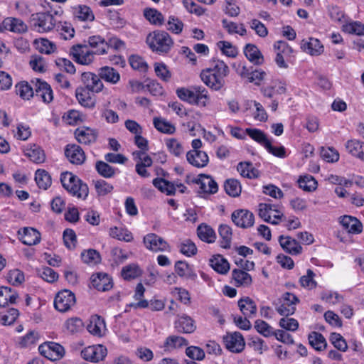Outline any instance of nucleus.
<instances>
[{"mask_svg":"<svg viewBox=\"0 0 364 364\" xmlns=\"http://www.w3.org/2000/svg\"><path fill=\"white\" fill-rule=\"evenodd\" d=\"M229 73L228 66L221 60L213 59L210 67L200 73L201 80L210 89L220 90L225 85V77Z\"/></svg>","mask_w":364,"mask_h":364,"instance_id":"obj_1","label":"nucleus"},{"mask_svg":"<svg viewBox=\"0 0 364 364\" xmlns=\"http://www.w3.org/2000/svg\"><path fill=\"white\" fill-rule=\"evenodd\" d=\"M63 187L73 196L85 200L89 193L87 185L77 176L70 172H64L60 175Z\"/></svg>","mask_w":364,"mask_h":364,"instance_id":"obj_2","label":"nucleus"},{"mask_svg":"<svg viewBox=\"0 0 364 364\" xmlns=\"http://www.w3.org/2000/svg\"><path fill=\"white\" fill-rule=\"evenodd\" d=\"M146 41L153 52L160 55L168 53L173 46V39L167 32L164 31L150 33Z\"/></svg>","mask_w":364,"mask_h":364,"instance_id":"obj_3","label":"nucleus"},{"mask_svg":"<svg viewBox=\"0 0 364 364\" xmlns=\"http://www.w3.org/2000/svg\"><path fill=\"white\" fill-rule=\"evenodd\" d=\"M56 19L50 12H39L31 16V27L38 33H47L52 31L56 25Z\"/></svg>","mask_w":364,"mask_h":364,"instance_id":"obj_4","label":"nucleus"},{"mask_svg":"<svg viewBox=\"0 0 364 364\" xmlns=\"http://www.w3.org/2000/svg\"><path fill=\"white\" fill-rule=\"evenodd\" d=\"M299 298L292 293H284L277 301L273 302L277 313L283 316H289L294 314L296 306L299 303Z\"/></svg>","mask_w":364,"mask_h":364,"instance_id":"obj_5","label":"nucleus"},{"mask_svg":"<svg viewBox=\"0 0 364 364\" xmlns=\"http://www.w3.org/2000/svg\"><path fill=\"white\" fill-rule=\"evenodd\" d=\"M274 50L276 53L275 63L280 68H287V62L294 58L293 48L285 41H278L274 43Z\"/></svg>","mask_w":364,"mask_h":364,"instance_id":"obj_6","label":"nucleus"},{"mask_svg":"<svg viewBox=\"0 0 364 364\" xmlns=\"http://www.w3.org/2000/svg\"><path fill=\"white\" fill-rule=\"evenodd\" d=\"M70 53L78 64L89 65L95 60V54L86 44H76L70 48Z\"/></svg>","mask_w":364,"mask_h":364,"instance_id":"obj_7","label":"nucleus"},{"mask_svg":"<svg viewBox=\"0 0 364 364\" xmlns=\"http://www.w3.org/2000/svg\"><path fill=\"white\" fill-rule=\"evenodd\" d=\"M75 294L68 289L59 291L54 299V306L60 312H67L75 304Z\"/></svg>","mask_w":364,"mask_h":364,"instance_id":"obj_8","label":"nucleus"},{"mask_svg":"<svg viewBox=\"0 0 364 364\" xmlns=\"http://www.w3.org/2000/svg\"><path fill=\"white\" fill-rule=\"evenodd\" d=\"M38 350L45 358L51 360H59L65 353L64 348L54 342H46L40 345Z\"/></svg>","mask_w":364,"mask_h":364,"instance_id":"obj_9","label":"nucleus"},{"mask_svg":"<svg viewBox=\"0 0 364 364\" xmlns=\"http://www.w3.org/2000/svg\"><path fill=\"white\" fill-rule=\"evenodd\" d=\"M234 224L241 228H248L253 226L255 216L253 213L246 209L235 210L231 215Z\"/></svg>","mask_w":364,"mask_h":364,"instance_id":"obj_10","label":"nucleus"},{"mask_svg":"<svg viewBox=\"0 0 364 364\" xmlns=\"http://www.w3.org/2000/svg\"><path fill=\"white\" fill-rule=\"evenodd\" d=\"M145 247L153 252L170 251L168 242L161 237L154 233L147 234L144 237Z\"/></svg>","mask_w":364,"mask_h":364,"instance_id":"obj_11","label":"nucleus"},{"mask_svg":"<svg viewBox=\"0 0 364 364\" xmlns=\"http://www.w3.org/2000/svg\"><path fill=\"white\" fill-rule=\"evenodd\" d=\"M107 354V350L102 345L90 346L81 351L83 359L94 363L102 360Z\"/></svg>","mask_w":364,"mask_h":364,"instance_id":"obj_12","label":"nucleus"},{"mask_svg":"<svg viewBox=\"0 0 364 364\" xmlns=\"http://www.w3.org/2000/svg\"><path fill=\"white\" fill-rule=\"evenodd\" d=\"M65 155L68 161L75 165L82 164L86 159L82 149L77 144H68L65 148Z\"/></svg>","mask_w":364,"mask_h":364,"instance_id":"obj_13","label":"nucleus"},{"mask_svg":"<svg viewBox=\"0 0 364 364\" xmlns=\"http://www.w3.org/2000/svg\"><path fill=\"white\" fill-rule=\"evenodd\" d=\"M16 91H52L50 85L46 82L36 78L28 83L26 81H21L15 86Z\"/></svg>","mask_w":364,"mask_h":364,"instance_id":"obj_14","label":"nucleus"},{"mask_svg":"<svg viewBox=\"0 0 364 364\" xmlns=\"http://www.w3.org/2000/svg\"><path fill=\"white\" fill-rule=\"evenodd\" d=\"M92 286L98 291H106L113 287L112 278L104 272H98L91 276Z\"/></svg>","mask_w":364,"mask_h":364,"instance_id":"obj_15","label":"nucleus"},{"mask_svg":"<svg viewBox=\"0 0 364 364\" xmlns=\"http://www.w3.org/2000/svg\"><path fill=\"white\" fill-rule=\"evenodd\" d=\"M223 339L226 348L232 353H240L244 349L245 341L239 332L228 334Z\"/></svg>","mask_w":364,"mask_h":364,"instance_id":"obj_16","label":"nucleus"},{"mask_svg":"<svg viewBox=\"0 0 364 364\" xmlns=\"http://www.w3.org/2000/svg\"><path fill=\"white\" fill-rule=\"evenodd\" d=\"M19 240L25 245L31 246L41 241V233L35 228L26 227L18 231Z\"/></svg>","mask_w":364,"mask_h":364,"instance_id":"obj_17","label":"nucleus"},{"mask_svg":"<svg viewBox=\"0 0 364 364\" xmlns=\"http://www.w3.org/2000/svg\"><path fill=\"white\" fill-rule=\"evenodd\" d=\"M81 80L87 91H102L104 87L99 74L96 75L90 72L83 73Z\"/></svg>","mask_w":364,"mask_h":364,"instance_id":"obj_18","label":"nucleus"},{"mask_svg":"<svg viewBox=\"0 0 364 364\" xmlns=\"http://www.w3.org/2000/svg\"><path fill=\"white\" fill-rule=\"evenodd\" d=\"M87 46L92 48L95 55H105L109 50L108 43L100 35L89 36L87 38Z\"/></svg>","mask_w":364,"mask_h":364,"instance_id":"obj_19","label":"nucleus"},{"mask_svg":"<svg viewBox=\"0 0 364 364\" xmlns=\"http://www.w3.org/2000/svg\"><path fill=\"white\" fill-rule=\"evenodd\" d=\"M279 242L282 249L290 255H298L302 252V247L299 242L291 237L280 235Z\"/></svg>","mask_w":364,"mask_h":364,"instance_id":"obj_20","label":"nucleus"},{"mask_svg":"<svg viewBox=\"0 0 364 364\" xmlns=\"http://www.w3.org/2000/svg\"><path fill=\"white\" fill-rule=\"evenodd\" d=\"M74 134L77 141L82 144L94 143L97 137V132L95 129L86 127L76 129Z\"/></svg>","mask_w":364,"mask_h":364,"instance_id":"obj_21","label":"nucleus"},{"mask_svg":"<svg viewBox=\"0 0 364 364\" xmlns=\"http://www.w3.org/2000/svg\"><path fill=\"white\" fill-rule=\"evenodd\" d=\"M189 164L197 168H203L208 165L209 158L205 151L200 150H191L186 154Z\"/></svg>","mask_w":364,"mask_h":364,"instance_id":"obj_22","label":"nucleus"},{"mask_svg":"<svg viewBox=\"0 0 364 364\" xmlns=\"http://www.w3.org/2000/svg\"><path fill=\"white\" fill-rule=\"evenodd\" d=\"M175 328L179 333H191L196 329V325L191 316L183 314L175 321Z\"/></svg>","mask_w":364,"mask_h":364,"instance_id":"obj_23","label":"nucleus"},{"mask_svg":"<svg viewBox=\"0 0 364 364\" xmlns=\"http://www.w3.org/2000/svg\"><path fill=\"white\" fill-rule=\"evenodd\" d=\"M301 48L303 51L311 55H319L323 52V46L321 41L315 38L302 40Z\"/></svg>","mask_w":364,"mask_h":364,"instance_id":"obj_24","label":"nucleus"},{"mask_svg":"<svg viewBox=\"0 0 364 364\" xmlns=\"http://www.w3.org/2000/svg\"><path fill=\"white\" fill-rule=\"evenodd\" d=\"M194 182L200 186V189L203 193H215L218 190L217 183L208 175L200 174Z\"/></svg>","mask_w":364,"mask_h":364,"instance_id":"obj_25","label":"nucleus"},{"mask_svg":"<svg viewBox=\"0 0 364 364\" xmlns=\"http://www.w3.org/2000/svg\"><path fill=\"white\" fill-rule=\"evenodd\" d=\"M178 97L183 101L191 105L205 106L208 99L206 95L203 92H177Z\"/></svg>","mask_w":364,"mask_h":364,"instance_id":"obj_26","label":"nucleus"},{"mask_svg":"<svg viewBox=\"0 0 364 364\" xmlns=\"http://www.w3.org/2000/svg\"><path fill=\"white\" fill-rule=\"evenodd\" d=\"M4 30L22 33L27 31L26 24L20 18L9 17L3 21Z\"/></svg>","mask_w":364,"mask_h":364,"instance_id":"obj_27","label":"nucleus"},{"mask_svg":"<svg viewBox=\"0 0 364 364\" xmlns=\"http://www.w3.org/2000/svg\"><path fill=\"white\" fill-rule=\"evenodd\" d=\"M340 223L345 230L350 233L359 234L362 232L363 225L361 222L355 217L344 215L341 217Z\"/></svg>","mask_w":364,"mask_h":364,"instance_id":"obj_28","label":"nucleus"},{"mask_svg":"<svg viewBox=\"0 0 364 364\" xmlns=\"http://www.w3.org/2000/svg\"><path fill=\"white\" fill-rule=\"evenodd\" d=\"M131 87L133 91H158L160 88L159 85L154 80L146 79L142 82L139 80L129 81Z\"/></svg>","mask_w":364,"mask_h":364,"instance_id":"obj_29","label":"nucleus"},{"mask_svg":"<svg viewBox=\"0 0 364 364\" xmlns=\"http://www.w3.org/2000/svg\"><path fill=\"white\" fill-rule=\"evenodd\" d=\"M209 263L210 267L219 274H225L230 270L229 262L220 255L213 256L210 259Z\"/></svg>","mask_w":364,"mask_h":364,"instance_id":"obj_30","label":"nucleus"},{"mask_svg":"<svg viewBox=\"0 0 364 364\" xmlns=\"http://www.w3.org/2000/svg\"><path fill=\"white\" fill-rule=\"evenodd\" d=\"M197 235L202 241L207 243H213L217 237L215 230L205 223H201L198 226Z\"/></svg>","mask_w":364,"mask_h":364,"instance_id":"obj_31","label":"nucleus"},{"mask_svg":"<svg viewBox=\"0 0 364 364\" xmlns=\"http://www.w3.org/2000/svg\"><path fill=\"white\" fill-rule=\"evenodd\" d=\"M73 14L76 19L81 21H92L95 16L91 9L85 5L73 7Z\"/></svg>","mask_w":364,"mask_h":364,"instance_id":"obj_32","label":"nucleus"},{"mask_svg":"<svg viewBox=\"0 0 364 364\" xmlns=\"http://www.w3.org/2000/svg\"><path fill=\"white\" fill-rule=\"evenodd\" d=\"M244 53L246 58L255 65H262L264 62V58L259 48L253 44H247Z\"/></svg>","mask_w":364,"mask_h":364,"instance_id":"obj_33","label":"nucleus"},{"mask_svg":"<svg viewBox=\"0 0 364 364\" xmlns=\"http://www.w3.org/2000/svg\"><path fill=\"white\" fill-rule=\"evenodd\" d=\"M346 148L352 156L364 160V142L356 139H350L347 141Z\"/></svg>","mask_w":364,"mask_h":364,"instance_id":"obj_34","label":"nucleus"},{"mask_svg":"<svg viewBox=\"0 0 364 364\" xmlns=\"http://www.w3.org/2000/svg\"><path fill=\"white\" fill-rule=\"evenodd\" d=\"M98 73L101 80H103L110 84H116L120 80L119 73L112 67H102L99 70Z\"/></svg>","mask_w":364,"mask_h":364,"instance_id":"obj_35","label":"nucleus"},{"mask_svg":"<svg viewBox=\"0 0 364 364\" xmlns=\"http://www.w3.org/2000/svg\"><path fill=\"white\" fill-rule=\"evenodd\" d=\"M95 169L101 176L105 178H112L119 172L117 168L110 166L106 161H97L95 164Z\"/></svg>","mask_w":364,"mask_h":364,"instance_id":"obj_36","label":"nucleus"},{"mask_svg":"<svg viewBox=\"0 0 364 364\" xmlns=\"http://www.w3.org/2000/svg\"><path fill=\"white\" fill-rule=\"evenodd\" d=\"M232 278L235 281V285L236 287H248L252 284V277L247 272L235 269L232 272Z\"/></svg>","mask_w":364,"mask_h":364,"instance_id":"obj_37","label":"nucleus"},{"mask_svg":"<svg viewBox=\"0 0 364 364\" xmlns=\"http://www.w3.org/2000/svg\"><path fill=\"white\" fill-rule=\"evenodd\" d=\"M188 341L182 337L178 336H169L166 338L164 343V348L166 351H171L176 348H182L183 346H188Z\"/></svg>","mask_w":364,"mask_h":364,"instance_id":"obj_38","label":"nucleus"},{"mask_svg":"<svg viewBox=\"0 0 364 364\" xmlns=\"http://www.w3.org/2000/svg\"><path fill=\"white\" fill-rule=\"evenodd\" d=\"M25 155L36 164L44 162L46 155L44 151L38 145L32 144L25 150Z\"/></svg>","mask_w":364,"mask_h":364,"instance_id":"obj_39","label":"nucleus"},{"mask_svg":"<svg viewBox=\"0 0 364 364\" xmlns=\"http://www.w3.org/2000/svg\"><path fill=\"white\" fill-rule=\"evenodd\" d=\"M218 233L220 237V247L224 249L230 248L232 231V228L225 224H222L218 228Z\"/></svg>","mask_w":364,"mask_h":364,"instance_id":"obj_40","label":"nucleus"},{"mask_svg":"<svg viewBox=\"0 0 364 364\" xmlns=\"http://www.w3.org/2000/svg\"><path fill=\"white\" fill-rule=\"evenodd\" d=\"M35 181L39 188L47 190L52 183L51 176L44 169H38L35 173Z\"/></svg>","mask_w":364,"mask_h":364,"instance_id":"obj_41","label":"nucleus"},{"mask_svg":"<svg viewBox=\"0 0 364 364\" xmlns=\"http://www.w3.org/2000/svg\"><path fill=\"white\" fill-rule=\"evenodd\" d=\"M237 169L240 175L245 178H256L259 176V171L250 162H240Z\"/></svg>","mask_w":364,"mask_h":364,"instance_id":"obj_42","label":"nucleus"},{"mask_svg":"<svg viewBox=\"0 0 364 364\" xmlns=\"http://www.w3.org/2000/svg\"><path fill=\"white\" fill-rule=\"evenodd\" d=\"M238 306L245 316H251L257 312V306L250 297L240 299L238 301Z\"/></svg>","mask_w":364,"mask_h":364,"instance_id":"obj_43","label":"nucleus"},{"mask_svg":"<svg viewBox=\"0 0 364 364\" xmlns=\"http://www.w3.org/2000/svg\"><path fill=\"white\" fill-rule=\"evenodd\" d=\"M175 272L181 277H186L196 280L197 275L194 273L188 264L184 261H177L175 264Z\"/></svg>","mask_w":364,"mask_h":364,"instance_id":"obj_44","label":"nucleus"},{"mask_svg":"<svg viewBox=\"0 0 364 364\" xmlns=\"http://www.w3.org/2000/svg\"><path fill=\"white\" fill-rule=\"evenodd\" d=\"M308 339L309 344L318 351H321L326 348V341L320 333L312 331L309 333Z\"/></svg>","mask_w":364,"mask_h":364,"instance_id":"obj_45","label":"nucleus"},{"mask_svg":"<svg viewBox=\"0 0 364 364\" xmlns=\"http://www.w3.org/2000/svg\"><path fill=\"white\" fill-rule=\"evenodd\" d=\"M153 185L163 193L168 196L174 195L176 188L174 184L161 178H156L153 180Z\"/></svg>","mask_w":364,"mask_h":364,"instance_id":"obj_46","label":"nucleus"},{"mask_svg":"<svg viewBox=\"0 0 364 364\" xmlns=\"http://www.w3.org/2000/svg\"><path fill=\"white\" fill-rule=\"evenodd\" d=\"M297 182L299 188L304 191L311 192L315 191L317 188V181L311 175L300 176Z\"/></svg>","mask_w":364,"mask_h":364,"instance_id":"obj_47","label":"nucleus"},{"mask_svg":"<svg viewBox=\"0 0 364 364\" xmlns=\"http://www.w3.org/2000/svg\"><path fill=\"white\" fill-rule=\"evenodd\" d=\"M79 103L87 108H92L95 105L96 98L94 92H75Z\"/></svg>","mask_w":364,"mask_h":364,"instance_id":"obj_48","label":"nucleus"},{"mask_svg":"<svg viewBox=\"0 0 364 364\" xmlns=\"http://www.w3.org/2000/svg\"><path fill=\"white\" fill-rule=\"evenodd\" d=\"M224 188L226 193L232 197L239 196L242 190L239 181L233 178L227 179L225 181Z\"/></svg>","mask_w":364,"mask_h":364,"instance_id":"obj_49","label":"nucleus"},{"mask_svg":"<svg viewBox=\"0 0 364 364\" xmlns=\"http://www.w3.org/2000/svg\"><path fill=\"white\" fill-rule=\"evenodd\" d=\"M154 125L161 133L171 134L176 131V128L172 124L160 117L154 119Z\"/></svg>","mask_w":364,"mask_h":364,"instance_id":"obj_50","label":"nucleus"},{"mask_svg":"<svg viewBox=\"0 0 364 364\" xmlns=\"http://www.w3.org/2000/svg\"><path fill=\"white\" fill-rule=\"evenodd\" d=\"M145 18L151 23L156 26H161L164 22V18L161 13L154 9L144 10Z\"/></svg>","mask_w":364,"mask_h":364,"instance_id":"obj_51","label":"nucleus"},{"mask_svg":"<svg viewBox=\"0 0 364 364\" xmlns=\"http://www.w3.org/2000/svg\"><path fill=\"white\" fill-rule=\"evenodd\" d=\"M109 235L113 238L125 242H130L133 240V236L131 232L117 227L110 228Z\"/></svg>","mask_w":364,"mask_h":364,"instance_id":"obj_52","label":"nucleus"},{"mask_svg":"<svg viewBox=\"0 0 364 364\" xmlns=\"http://www.w3.org/2000/svg\"><path fill=\"white\" fill-rule=\"evenodd\" d=\"M245 133L253 140L258 142L263 146H266V143H267L269 139L267 138L266 134L260 129H251L247 128L245 129Z\"/></svg>","mask_w":364,"mask_h":364,"instance_id":"obj_53","label":"nucleus"},{"mask_svg":"<svg viewBox=\"0 0 364 364\" xmlns=\"http://www.w3.org/2000/svg\"><path fill=\"white\" fill-rule=\"evenodd\" d=\"M121 273L125 280H130L139 277L141 274V270L138 265L132 264L124 267Z\"/></svg>","mask_w":364,"mask_h":364,"instance_id":"obj_54","label":"nucleus"},{"mask_svg":"<svg viewBox=\"0 0 364 364\" xmlns=\"http://www.w3.org/2000/svg\"><path fill=\"white\" fill-rule=\"evenodd\" d=\"M81 258L83 262L92 264H97L101 260L100 253L93 249L83 251L81 253Z\"/></svg>","mask_w":364,"mask_h":364,"instance_id":"obj_55","label":"nucleus"},{"mask_svg":"<svg viewBox=\"0 0 364 364\" xmlns=\"http://www.w3.org/2000/svg\"><path fill=\"white\" fill-rule=\"evenodd\" d=\"M95 188L98 196H105L112 192L114 187L103 179L94 181Z\"/></svg>","mask_w":364,"mask_h":364,"instance_id":"obj_56","label":"nucleus"},{"mask_svg":"<svg viewBox=\"0 0 364 364\" xmlns=\"http://www.w3.org/2000/svg\"><path fill=\"white\" fill-rule=\"evenodd\" d=\"M35 44L38 50L41 53L50 54L53 53L56 48L55 44L45 38L36 40Z\"/></svg>","mask_w":364,"mask_h":364,"instance_id":"obj_57","label":"nucleus"},{"mask_svg":"<svg viewBox=\"0 0 364 364\" xmlns=\"http://www.w3.org/2000/svg\"><path fill=\"white\" fill-rule=\"evenodd\" d=\"M217 46L222 51L223 54L228 57L235 58L238 53L237 48L231 43L225 41H220L217 43Z\"/></svg>","mask_w":364,"mask_h":364,"instance_id":"obj_58","label":"nucleus"},{"mask_svg":"<svg viewBox=\"0 0 364 364\" xmlns=\"http://www.w3.org/2000/svg\"><path fill=\"white\" fill-rule=\"evenodd\" d=\"M104 321L103 320H101L100 316H93L90 321V323L87 326V329L91 334L101 336V327Z\"/></svg>","mask_w":364,"mask_h":364,"instance_id":"obj_59","label":"nucleus"},{"mask_svg":"<svg viewBox=\"0 0 364 364\" xmlns=\"http://www.w3.org/2000/svg\"><path fill=\"white\" fill-rule=\"evenodd\" d=\"M330 341L333 346L340 351L346 352L348 349V345L345 338L338 333H331L329 338Z\"/></svg>","mask_w":364,"mask_h":364,"instance_id":"obj_60","label":"nucleus"},{"mask_svg":"<svg viewBox=\"0 0 364 364\" xmlns=\"http://www.w3.org/2000/svg\"><path fill=\"white\" fill-rule=\"evenodd\" d=\"M129 64L134 70L140 72H146L148 69V64L144 59L137 55H132L129 58Z\"/></svg>","mask_w":364,"mask_h":364,"instance_id":"obj_61","label":"nucleus"},{"mask_svg":"<svg viewBox=\"0 0 364 364\" xmlns=\"http://www.w3.org/2000/svg\"><path fill=\"white\" fill-rule=\"evenodd\" d=\"M65 326L70 333H75L83 329L84 323L80 318L73 317L65 321Z\"/></svg>","mask_w":364,"mask_h":364,"instance_id":"obj_62","label":"nucleus"},{"mask_svg":"<svg viewBox=\"0 0 364 364\" xmlns=\"http://www.w3.org/2000/svg\"><path fill=\"white\" fill-rule=\"evenodd\" d=\"M343 31L348 33L364 36V24L353 21L343 25Z\"/></svg>","mask_w":364,"mask_h":364,"instance_id":"obj_63","label":"nucleus"},{"mask_svg":"<svg viewBox=\"0 0 364 364\" xmlns=\"http://www.w3.org/2000/svg\"><path fill=\"white\" fill-rule=\"evenodd\" d=\"M320 154L321 158L327 162H336L339 159L338 151L331 147H322Z\"/></svg>","mask_w":364,"mask_h":364,"instance_id":"obj_64","label":"nucleus"}]
</instances>
